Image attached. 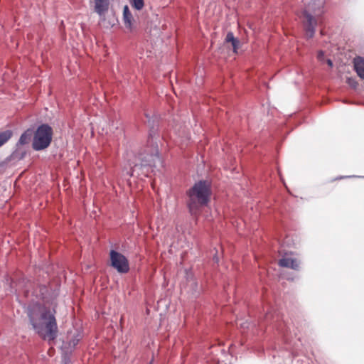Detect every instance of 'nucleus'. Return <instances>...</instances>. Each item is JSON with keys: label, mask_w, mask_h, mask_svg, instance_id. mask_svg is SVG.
<instances>
[{"label": "nucleus", "mask_w": 364, "mask_h": 364, "mask_svg": "<svg viewBox=\"0 0 364 364\" xmlns=\"http://www.w3.org/2000/svg\"><path fill=\"white\" fill-rule=\"evenodd\" d=\"M56 311L46 306L35 305L28 311L31 324L36 332L44 340L54 341L58 336Z\"/></svg>", "instance_id": "obj_1"}, {"label": "nucleus", "mask_w": 364, "mask_h": 364, "mask_svg": "<svg viewBox=\"0 0 364 364\" xmlns=\"http://www.w3.org/2000/svg\"><path fill=\"white\" fill-rule=\"evenodd\" d=\"M210 186L205 181L196 183L188 193L189 200L188 206L193 215H198L200 208L207 205L210 197Z\"/></svg>", "instance_id": "obj_2"}, {"label": "nucleus", "mask_w": 364, "mask_h": 364, "mask_svg": "<svg viewBox=\"0 0 364 364\" xmlns=\"http://www.w3.org/2000/svg\"><path fill=\"white\" fill-rule=\"evenodd\" d=\"M52 136L53 129L49 125L44 124L39 126L34 134L33 149L36 151L45 149L50 145Z\"/></svg>", "instance_id": "obj_3"}, {"label": "nucleus", "mask_w": 364, "mask_h": 364, "mask_svg": "<svg viewBox=\"0 0 364 364\" xmlns=\"http://www.w3.org/2000/svg\"><path fill=\"white\" fill-rule=\"evenodd\" d=\"M110 265L119 273H127L129 270V264L127 257L122 254L111 250L109 252Z\"/></svg>", "instance_id": "obj_4"}, {"label": "nucleus", "mask_w": 364, "mask_h": 364, "mask_svg": "<svg viewBox=\"0 0 364 364\" xmlns=\"http://www.w3.org/2000/svg\"><path fill=\"white\" fill-rule=\"evenodd\" d=\"M156 159H159V156L156 154H139L136 156L135 161L133 162L131 176L133 175V173L136 171V168L139 166L145 167L154 166Z\"/></svg>", "instance_id": "obj_5"}, {"label": "nucleus", "mask_w": 364, "mask_h": 364, "mask_svg": "<svg viewBox=\"0 0 364 364\" xmlns=\"http://www.w3.org/2000/svg\"><path fill=\"white\" fill-rule=\"evenodd\" d=\"M301 18L305 29V35L308 38H311L315 33L316 20L307 11L303 12Z\"/></svg>", "instance_id": "obj_6"}, {"label": "nucleus", "mask_w": 364, "mask_h": 364, "mask_svg": "<svg viewBox=\"0 0 364 364\" xmlns=\"http://www.w3.org/2000/svg\"><path fill=\"white\" fill-rule=\"evenodd\" d=\"M94 10L100 16H105L109 7V0H93Z\"/></svg>", "instance_id": "obj_7"}, {"label": "nucleus", "mask_w": 364, "mask_h": 364, "mask_svg": "<svg viewBox=\"0 0 364 364\" xmlns=\"http://www.w3.org/2000/svg\"><path fill=\"white\" fill-rule=\"evenodd\" d=\"M279 265L282 267H288L295 270L299 268V262L297 259L293 257H283L279 260Z\"/></svg>", "instance_id": "obj_8"}, {"label": "nucleus", "mask_w": 364, "mask_h": 364, "mask_svg": "<svg viewBox=\"0 0 364 364\" xmlns=\"http://www.w3.org/2000/svg\"><path fill=\"white\" fill-rule=\"evenodd\" d=\"M123 22L127 29L132 31L134 18L127 5H125L123 8Z\"/></svg>", "instance_id": "obj_9"}, {"label": "nucleus", "mask_w": 364, "mask_h": 364, "mask_svg": "<svg viewBox=\"0 0 364 364\" xmlns=\"http://www.w3.org/2000/svg\"><path fill=\"white\" fill-rule=\"evenodd\" d=\"M353 64L354 70L358 75L361 79H364V59L361 57L355 58L353 60Z\"/></svg>", "instance_id": "obj_10"}, {"label": "nucleus", "mask_w": 364, "mask_h": 364, "mask_svg": "<svg viewBox=\"0 0 364 364\" xmlns=\"http://www.w3.org/2000/svg\"><path fill=\"white\" fill-rule=\"evenodd\" d=\"M225 41L227 43H231L234 52L237 53V50L240 46V41L238 39L234 37V35L232 32L228 33L225 38Z\"/></svg>", "instance_id": "obj_11"}, {"label": "nucleus", "mask_w": 364, "mask_h": 364, "mask_svg": "<svg viewBox=\"0 0 364 364\" xmlns=\"http://www.w3.org/2000/svg\"><path fill=\"white\" fill-rule=\"evenodd\" d=\"M12 136V132L6 130L0 133V146L4 144Z\"/></svg>", "instance_id": "obj_12"}, {"label": "nucleus", "mask_w": 364, "mask_h": 364, "mask_svg": "<svg viewBox=\"0 0 364 364\" xmlns=\"http://www.w3.org/2000/svg\"><path fill=\"white\" fill-rule=\"evenodd\" d=\"M131 5L136 10H141L144 6V0H129Z\"/></svg>", "instance_id": "obj_13"}, {"label": "nucleus", "mask_w": 364, "mask_h": 364, "mask_svg": "<svg viewBox=\"0 0 364 364\" xmlns=\"http://www.w3.org/2000/svg\"><path fill=\"white\" fill-rule=\"evenodd\" d=\"M31 134L29 133L28 132H26L23 134H22L18 141L19 144L23 145L28 143L31 139Z\"/></svg>", "instance_id": "obj_14"}, {"label": "nucleus", "mask_w": 364, "mask_h": 364, "mask_svg": "<svg viewBox=\"0 0 364 364\" xmlns=\"http://www.w3.org/2000/svg\"><path fill=\"white\" fill-rule=\"evenodd\" d=\"M347 83L353 88H356L358 85L357 82L354 79H352L350 77L347 79Z\"/></svg>", "instance_id": "obj_15"}, {"label": "nucleus", "mask_w": 364, "mask_h": 364, "mask_svg": "<svg viewBox=\"0 0 364 364\" xmlns=\"http://www.w3.org/2000/svg\"><path fill=\"white\" fill-rule=\"evenodd\" d=\"M317 59H318V60H319L321 63H323L326 61L325 58H324V53L322 50L318 51V53L317 54Z\"/></svg>", "instance_id": "obj_16"}, {"label": "nucleus", "mask_w": 364, "mask_h": 364, "mask_svg": "<svg viewBox=\"0 0 364 364\" xmlns=\"http://www.w3.org/2000/svg\"><path fill=\"white\" fill-rule=\"evenodd\" d=\"M326 63H327V65L330 67V68H332L333 67V62L331 59H327L326 60Z\"/></svg>", "instance_id": "obj_17"}, {"label": "nucleus", "mask_w": 364, "mask_h": 364, "mask_svg": "<svg viewBox=\"0 0 364 364\" xmlns=\"http://www.w3.org/2000/svg\"><path fill=\"white\" fill-rule=\"evenodd\" d=\"M149 364H153V360L150 361Z\"/></svg>", "instance_id": "obj_18"}]
</instances>
